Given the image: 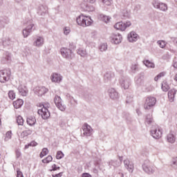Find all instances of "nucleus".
<instances>
[{
	"mask_svg": "<svg viewBox=\"0 0 177 177\" xmlns=\"http://www.w3.org/2000/svg\"><path fill=\"white\" fill-rule=\"evenodd\" d=\"M77 24L78 26H81L82 27H88L92 24V19L89 17L80 15L76 19Z\"/></svg>",
	"mask_w": 177,
	"mask_h": 177,
	"instance_id": "obj_1",
	"label": "nucleus"
},
{
	"mask_svg": "<svg viewBox=\"0 0 177 177\" xmlns=\"http://www.w3.org/2000/svg\"><path fill=\"white\" fill-rule=\"evenodd\" d=\"M142 169L146 174L149 175H153L156 172V167L150 165L149 160H145L142 164Z\"/></svg>",
	"mask_w": 177,
	"mask_h": 177,
	"instance_id": "obj_2",
	"label": "nucleus"
},
{
	"mask_svg": "<svg viewBox=\"0 0 177 177\" xmlns=\"http://www.w3.org/2000/svg\"><path fill=\"white\" fill-rule=\"evenodd\" d=\"M26 24L28 26L23 30V35L24 38H27V37L32 32V30H35V28H34V24H32V19L29 20Z\"/></svg>",
	"mask_w": 177,
	"mask_h": 177,
	"instance_id": "obj_3",
	"label": "nucleus"
},
{
	"mask_svg": "<svg viewBox=\"0 0 177 177\" xmlns=\"http://www.w3.org/2000/svg\"><path fill=\"white\" fill-rule=\"evenodd\" d=\"M10 68L0 71V82H6L10 79Z\"/></svg>",
	"mask_w": 177,
	"mask_h": 177,
	"instance_id": "obj_4",
	"label": "nucleus"
},
{
	"mask_svg": "<svg viewBox=\"0 0 177 177\" xmlns=\"http://www.w3.org/2000/svg\"><path fill=\"white\" fill-rule=\"evenodd\" d=\"M156 102L157 100H156V97H148L145 100V103L144 104V109L145 110H150L151 107L156 105Z\"/></svg>",
	"mask_w": 177,
	"mask_h": 177,
	"instance_id": "obj_5",
	"label": "nucleus"
},
{
	"mask_svg": "<svg viewBox=\"0 0 177 177\" xmlns=\"http://www.w3.org/2000/svg\"><path fill=\"white\" fill-rule=\"evenodd\" d=\"M131 21H127L125 23L120 21L114 25V28L116 30H120V31H125L128 27H131Z\"/></svg>",
	"mask_w": 177,
	"mask_h": 177,
	"instance_id": "obj_6",
	"label": "nucleus"
},
{
	"mask_svg": "<svg viewBox=\"0 0 177 177\" xmlns=\"http://www.w3.org/2000/svg\"><path fill=\"white\" fill-rule=\"evenodd\" d=\"M151 135L154 139H160V138H161V136L162 135V132L161 131L158 126L155 125L151 127Z\"/></svg>",
	"mask_w": 177,
	"mask_h": 177,
	"instance_id": "obj_7",
	"label": "nucleus"
},
{
	"mask_svg": "<svg viewBox=\"0 0 177 177\" xmlns=\"http://www.w3.org/2000/svg\"><path fill=\"white\" fill-rule=\"evenodd\" d=\"M119 82L123 89H128L131 86V80L129 77L122 76L119 80Z\"/></svg>",
	"mask_w": 177,
	"mask_h": 177,
	"instance_id": "obj_8",
	"label": "nucleus"
},
{
	"mask_svg": "<svg viewBox=\"0 0 177 177\" xmlns=\"http://www.w3.org/2000/svg\"><path fill=\"white\" fill-rule=\"evenodd\" d=\"M54 102H55L56 106L57 107V109H59V110H60L61 111H66V105H64L62 102V98L60 97V96L55 95V97L54 98Z\"/></svg>",
	"mask_w": 177,
	"mask_h": 177,
	"instance_id": "obj_9",
	"label": "nucleus"
},
{
	"mask_svg": "<svg viewBox=\"0 0 177 177\" xmlns=\"http://www.w3.org/2000/svg\"><path fill=\"white\" fill-rule=\"evenodd\" d=\"M61 55L64 57L65 59H68L70 60V59H73V51L71 49L66 48H61Z\"/></svg>",
	"mask_w": 177,
	"mask_h": 177,
	"instance_id": "obj_10",
	"label": "nucleus"
},
{
	"mask_svg": "<svg viewBox=\"0 0 177 177\" xmlns=\"http://www.w3.org/2000/svg\"><path fill=\"white\" fill-rule=\"evenodd\" d=\"M37 113L39 115L41 116L43 120H48V118L50 117V113L49 112V110H48L44 105L43 108L41 109H39Z\"/></svg>",
	"mask_w": 177,
	"mask_h": 177,
	"instance_id": "obj_11",
	"label": "nucleus"
},
{
	"mask_svg": "<svg viewBox=\"0 0 177 177\" xmlns=\"http://www.w3.org/2000/svg\"><path fill=\"white\" fill-rule=\"evenodd\" d=\"M153 7L156 9H159V10H161L162 12H167L168 10V6L165 3L155 1Z\"/></svg>",
	"mask_w": 177,
	"mask_h": 177,
	"instance_id": "obj_12",
	"label": "nucleus"
},
{
	"mask_svg": "<svg viewBox=\"0 0 177 177\" xmlns=\"http://www.w3.org/2000/svg\"><path fill=\"white\" fill-rule=\"evenodd\" d=\"M111 38V43L115 44V45H118V44H121V41H122V36L120 33L113 34Z\"/></svg>",
	"mask_w": 177,
	"mask_h": 177,
	"instance_id": "obj_13",
	"label": "nucleus"
},
{
	"mask_svg": "<svg viewBox=\"0 0 177 177\" xmlns=\"http://www.w3.org/2000/svg\"><path fill=\"white\" fill-rule=\"evenodd\" d=\"M35 93L38 96H42V95H45L47 92L49 91V89L46 88L45 86H37L34 89Z\"/></svg>",
	"mask_w": 177,
	"mask_h": 177,
	"instance_id": "obj_14",
	"label": "nucleus"
},
{
	"mask_svg": "<svg viewBox=\"0 0 177 177\" xmlns=\"http://www.w3.org/2000/svg\"><path fill=\"white\" fill-rule=\"evenodd\" d=\"M83 135L84 136H92V132L93 131V129H92V127L88 124H84L83 126Z\"/></svg>",
	"mask_w": 177,
	"mask_h": 177,
	"instance_id": "obj_15",
	"label": "nucleus"
},
{
	"mask_svg": "<svg viewBox=\"0 0 177 177\" xmlns=\"http://www.w3.org/2000/svg\"><path fill=\"white\" fill-rule=\"evenodd\" d=\"M176 88H171L168 91V100L170 102V103H174L175 102V96H176Z\"/></svg>",
	"mask_w": 177,
	"mask_h": 177,
	"instance_id": "obj_16",
	"label": "nucleus"
},
{
	"mask_svg": "<svg viewBox=\"0 0 177 177\" xmlns=\"http://www.w3.org/2000/svg\"><path fill=\"white\" fill-rule=\"evenodd\" d=\"M109 95L113 100H115L120 97V95H118V92L115 91L114 88H110L109 90Z\"/></svg>",
	"mask_w": 177,
	"mask_h": 177,
	"instance_id": "obj_17",
	"label": "nucleus"
},
{
	"mask_svg": "<svg viewBox=\"0 0 177 177\" xmlns=\"http://www.w3.org/2000/svg\"><path fill=\"white\" fill-rule=\"evenodd\" d=\"M44 39L42 37H38L33 41V46H36V48H41V46H44Z\"/></svg>",
	"mask_w": 177,
	"mask_h": 177,
	"instance_id": "obj_18",
	"label": "nucleus"
},
{
	"mask_svg": "<svg viewBox=\"0 0 177 177\" xmlns=\"http://www.w3.org/2000/svg\"><path fill=\"white\" fill-rule=\"evenodd\" d=\"M122 160V157H120V161L116 160H111L109 162V166L110 168H117V167H120L121 165V161Z\"/></svg>",
	"mask_w": 177,
	"mask_h": 177,
	"instance_id": "obj_19",
	"label": "nucleus"
},
{
	"mask_svg": "<svg viewBox=\"0 0 177 177\" xmlns=\"http://www.w3.org/2000/svg\"><path fill=\"white\" fill-rule=\"evenodd\" d=\"M124 165L125 168L129 170V172H133V163L132 162L127 159L124 160Z\"/></svg>",
	"mask_w": 177,
	"mask_h": 177,
	"instance_id": "obj_20",
	"label": "nucleus"
},
{
	"mask_svg": "<svg viewBox=\"0 0 177 177\" xmlns=\"http://www.w3.org/2000/svg\"><path fill=\"white\" fill-rule=\"evenodd\" d=\"M114 78V73L113 72H106L104 75V82H111V80Z\"/></svg>",
	"mask_w": 177,
	"mask_h": 177,
	"instance_id": "obj_21",
	"label": "nucleus"
},
{
	"mask_svg": "<svg viewBox=\"0 0 177 177\" xmlns=\"http://www.w3.org/2000/svg\"><path fill=\"white\" fill-rule=\"evenodd\" d=\"M138 37L139 36L138 35V34H136V32H131L128 35V40L129 41V42H136V41H138Z\"/></svg>",
	"mask_w": 177,
	"mask_h": 177,
	"instance_id": "obj_22",
	"label": "nucleus"
},
{
	"mask_svg": "<svg viewBox=\"0 0 177 177\" xmlns=\"http://www.w3.org/2000/svg\"><path fill=\"white\" fill-rule=\"evenodd\" d=\"M145 77L144 73H140L135 77L136 84L138 86L142 85L143 84V78Z\"/></svg>",
	"mask_w": 177,
	"mask_h": 177,
	"instance_id": "obj_23",
	"label": "nucleus"
},
{
	"mask_svg": "<svg viewBox=\"0 0 177 177\" xmlns=\"http://www.w3.org/2000/svg\"><path fill=\"white\" fill-rule=\"evenodd\" d=\"M51 81L52 82H60L62 81V75L57 73H53L51 75Z\"/></svg>",
	"mask_w": 177,
	"mask_h": 177,
	"instance_id": "obj_24",
	"label": "nucleus"
},
{
	"mask_svg": "<svg viewBox=\"0 0 177 177\" xmlns=\"http://www.w3.org/2000/svg\"><path fill=\"white\" fill-rule=\"evenodd\" d=\"M18 91L22 96H27L28 91H27V87H26L25 86H23V85L19 86Z\"/></svg>",
	"mask_w": 177,
	"mask_h": 177,
	"instance_id": "obj_25",
	"label": "nucleus"
},
{
	"mask_svg": "<svg viewBox=\"0 0 177 177\" xmlns=\"http://www.w3.org/2000/svg\"><path fill=\"white\" fill-rule=\"evenodd\" d=\"M24 102L21 99H18L17 101L13 102L15 109H20L24 104Z\"/></svg>",
	"mask_w": 177,
	"mask_h": 177,
	"instance_id": "obj_26",
	"label": "nucleus"
},
{
	"mask_svg": "<svg viewBox=\"0 0 177 177\" xmlns=\"http://www.w3.org/2000/svg\"><path fill=\"white\" fill-rule=\"evenodd\" d=\"M27 124L30 125V127H32V125H35V123L37 122V120L35 119V117L34 116H30L27 118Z\"/></svg>",
	"mask_w": 177,
	"mask_h": 177,
	"instance_id": "obj_27",
	"label": "nucleus"
},
{
	"mask_svg": "<svg viewBox=\"0 0 177 177\" xmlns=\"http://www.w3.org/2000/svg\"><path fill=\"white\" fill-rule=\"evenodd\" d=\"M81 7L86 12H91V11L93 10V7H91L89 5H88V3L85 4V3H82L81 4Z\"/></svg>",
	"mask_w": 177,
	"mask_h": 177,
	"instance_id": "obj_28",
	"label": "nucleus"
},
{
	"mask_svg": "<svg viewBox=\"0 0 177 177\" xmlns=\"http://www.w3.org/2000/svg\"><path fill=\"white\" fill-rule=\"evenodd\" d=\"M6 24H9V19H0V27L1 28H4L5 26H6Z\"/></svg>",
	"mask_w": 177,
	"mask_h": 177,
	"instance_id": "obj_29",
	"label": "nucleus"
},
{
	"mask_svg": "<svg viewBox=\"0 0 177 177\" xmlns=\"http://www.w3.org/2000/svg\"><path fill=\"white\" fill-rule=\"evenodd\" d=\"M144 64L146 67H148V68H154L155 67L154 63L150 62L149 60L144 61Z\"/></svg>",
	"mask_w": 177,
	"mask_h": 177,
	"instance_id": "obj_30",
	"label": "nucleus"
},
{
	"mask_svg": "<svg viewBox=\"0 0 177 177\" xmlns=\"http://www.w3.org/2000/svg\"><path fill=\"white\" fill-rule=\"evenodd\" d=\"M167 141L169 143H175V136H174V134L169 133L167 135Z\"/></svg>",
	"mask_w": 177,
	"mask_h": 177,
	"instance_id": "obj_31",
	"label": "nucleus"
},
{
	"mask_svg": "<svg viewBox=\"0 0 177 177\" xmlns=\"http://www.w3.org/2000/svg\"><path fill=\"white\" fill-rule=\"evenodd\" d=\"M48 153L49 150H48L47 148H44L39 154L40 158L45 157V156H46Z\"/></svg>",
	"mask_w": 177,
	"mask_h": 177,
	"instance_id": "obj_32",
	"label": "nucleus"
},
{
	"mask_svg": "<svg viewBox=\"0 0 177 177\" xmlns=\"http://www.w3.org/2000/svg\"><path fill=\"white\" fill-rule=\"evenodd\" d=\"M145 122L148 124H151L153 122V116L150 114L147 115Z\"/></svg>",
	"mask_w": 177,
	"mask_h": 177,
	"instance_id": "obj_33",
	"label": "nucleus"
},
{
	"mask_svg": "<svg viewBox=\"0 0 177 177\" xmlns=\"http://www.w3.org/2000/svg\"><path fill=\"white\" fill-rule=\"evenodd\" d=\"M77 54L82 56V57H85L88 53H86V50H83V49H79L77 50Z\"/></svg>",
	"mask_w": 177,
	"mask_h": 177,
	"instance_id": "obj_34",
	"label": "nucleus"
},
{
	"mask_svg": "<svg viewBox=\"0 0 177 177\" xmlns=\"http://www.w3.org/2000/svg\"><path fill=\"white\" fill-rule=\"evenodd\" d=\"M52 160H53L52 156H48L46 158L43 159L41 161L44 164H49V162H50Z\"/></svg>",
	"mask_w": 177,
	"mask_h": 177,
	"instance_id": "obj_35",
	"label": "nucleus"
},
{
	"mask_svg": "<svg viewBox=\"0 0 177 177\" xmlns=\"http://www.w3.org/2000/svg\"><path fill=\"white\" fill-rule=\"evenodd\" d=\"M99 49L100 50H101V52H106V50H107V44L106 43L102 44L100 46Z\"/></svg>",
	"mask_w": 177,
	"mask_h": 177,
	"instance_id": "obj_36",
	"label": "nucleus"
},
{
	"mask_svg": "<svg viewBox=\"0 0 177 177\" xmlns=\"http://www.w3.org/2000/svg\"><path fill=\"white\" fill-rule=\"evenodd\" d=\"M171 167H172V168H174V169H177V157L173 158L171 162Z\"/></svg>",
	"mask_w": 177,
	"mask_h": 177,
	"instance_id": "obj_37",
	"label": "nucleus"
},
{
	"mask_svg": "<svg viewBox=\"0 0 177 177\" xmlns=\"http://www.w3.org/2000/svg\"><path fill=\"white\" fill-rule=\"evenodd\" d=\"M161 88L163 92H168V91L169 90V86L167 84V83H162Z\"/></svg>",
	"mask_w": 177,
	"mask_h": 177,
	"instance_id": "obj_38",
	"label": "nucleus"
},
{
	"mask_svg": "<svg viewBox=\"0 0 177 177\" xmlns=\"http://www.w3.org/2000/svg\"><path fill=\"white\" fill-rule=\"evenodd\" d=\"M31 133H32V131L25 130L21 133V136H23V138H24L26 136H28V135H31Z\"/></svg>",
	"mask_w": 177,
	"mask_h": 177,
	"instance_id": "obj_39",
	"label": "nucleus"
},
{
	"mask_svg": "<svg viewBox=\"0 0 177 177\" xmlns=\"http://www.w3.org/2000/svg\"><path fill=\"white\" fill-rule=\"evenodd\" d=\"M64 157V153L62 151H58L57 152L56 158L57 160H62Z\"/></svg>",
	"mask_w": 177,
	"mask_h": 177,
	"instance_id": "obj_40",
	"label": "nucleus"
},
{
	"mask_svg": "<svg viewBox=\"0 0 177 177\" xmlns=\"http://www.w3.org/2000/svg\"><path fill=\"white\" fill-rule=\"evenodd\" d=\"M17 122L18 125H23L24 124V120L23 119V117L21 116H18L17 118Z\"/></svg>",
	"mask_w": 177,
	"mask_h": 177,
	"instance_id": "obj_41",
	"label": "nucleus"
},
{
	"mask_svg": "<svg viewBox=\"0 0 177 177\" xmlns=\"http://www.w3.org/2000/svg\"><path fill=\"white\" fill-rule=\"evenodd\" d=\"M165 74H167V73L165 72L160 73L156 77H155L154 78L155 81H158L160 78H162V77H165Z\"/></svg>",
	"mask_w": 177,
	"mask_h": 177,
	"instance_id": "obj_42",
	"label": "nucleus"
},
{
	"mask_svg": "<svg viewBox=\"0 0 177 177\" xmlns=\"http://www.w3.org/2000/svg\"><path fill=\"white\" fill-rule=\"evenodd\" d=\"M131 70L132 73H133V74H135V73H136V71H138L139 70V68L138 67V64H132L131 67Z\"/></svg>",
	"mask_w": 177,
	"mask_h": 177,
	"instance_id": "obj_43",
	"label": "nucleus"
},
{
	"mask_svg": "<svg viewBox=\"0 0 177 177\" xmlns=\"http://www.w3.org/2000/svg\"><path fill=\"white\" fill-rule=\"evenodd\" d=\"M8 97L11 100H13L16 97V94L15 93V91H10L8 93Z\"/></svg>",
	"mask_w": 177,
	"mask_h": 177,
	"instance_id": "obj_44",
	"label": "nucleus"
},
{
	"mask_svg": "<svg viewBox=\"0 0 177 177\" xmlns=\"http://www.w3.org/2000/svg\"><path fill=\"white\" fill-rule=\"evenodd\" d=\"M101 19L102 21H104V23H109V21H110V18L109 16L102 15V17H101Z\"/></svg>",
	"mask_w": 177,
	"mask_h": 177,
	"instance_id": "obj_45",
	"label": "nucleus"
},
{
	"mask_svg": "<svg viewBox=\"0 0 177 177\" xmlns=\"http://www.w3.org/2000/svg\"><path fill=\"white\" fill-rule=\"evenodd\" d=\"M102 3H104V5H106V6H110V5H111V2L113 0H101Z\"/></svg>",
	"mask_w": 177,
	"mask_h": 177,
	"instance_id": "obj_46",
	"label": "nucleus"
},
{
	"mask_svg": "<svg viewBox=\"0 0 177 177\" xmlns=\"http://www.w3.org/2000/svg\"><path fill=\"white\" fill-rule=\"evenodd\" d=\"M123 118H125L127 121H131V115L128 113H123Z\"/></svg>",
	"mask_w": 177,
	"mask_h": 177,
	"instance_id": "obj_47",
	"label": "nucleus"
},
{
	"mask_svg": "<svg viewBox=\"0 0 177 177\" xmlns=\"http://www.w3.org/2000/svg\"><path fill=\"white\" fill-rule=\"evenodd\" d=\"M158 45L160 46V48H162L163 49V48H165V46L167 45L165 44V41H158Z\"/></svg>",
	"mask_w": 177,
	"mask_h": 177,
	"instance_id": "obj_48",
	"label": "nucleus"
},
{
	"mask_svg": "<svg viewBox=\"0 0 177 177\" xmlns=\"http://www.w3.org/2000/svg\"><path fill=\"white\" fill-rule=\"evenodd\" d=\"M71 30H70V28H68V27H65L64 28V34L65 35H68V34H70V32H71Z\"/></svg>",
	"mask_w": 177,
	"mask_h": 177,
	"instance_id": "obj_49",
	"label": "nucleus"
},
{
	"mask_svg": "<svg viewBox=\"0 0 177 177\" xmlns=\"http://www.w3.org/2000/svg\"><path fill=\"white\" fill-rule=\"evenodd\" d=\"M60 169V167H57L56 164H54L52 165V169H50V171L52 172V171H57Z\"/></svg>",
	"mask_w": 177,
	"mask_h": 177,
	"instance_id": "obj_50",
	"label": "nucleus"
},
{
	"mask_svg": "<svg viewBox=\"0 0 177 177\" xmlns=\"http://www.w3.org/2000/svg\"><path fill=\"white\" fill-rule=\"evenodd\" d=\"M17 177H24L23 172L20 171V169H17Z\"/></svg>",
	"mask_w": 177,
	"mask_h": 177,
	"instance_id": "obj_51",
	"label": "nucleus"
},
{
	"mask_svg": "<svg viewBox=\"0 0 177 177\" xmlns=\"http://www.w3.org/2000/svg\"><path fill=\"white\" fill-rule=\"evenodd\" d=\"M15 154H16L17 158H20V157H21V152H20V150H19V149H17L15 151Z\"/></svg>",
	"mask_w": 177,
	"mask_h": 177,
	"instance_id": "obj_52",
	"label": "nucleus"
},
{
	"mask_svg": "<svg viewBox=\"0 0 177 177\" xmlns=\"http://www.w3.org/2000/svg\"><path fill=\"white\" fill-rule=\"evenodd\" d=\"M10 44V39L9 38L6 39V40L3 41V45H9Z\"/></svg>",
	"mask_w": 177,
	"mask_h": 177,
	"instance_id": "obj_53",
	"label": "nucleus"
},
{
	"mask_svg": "<svg viewBox=\"0 0 177 177\" xmlns=\"http://www.w3.org/2000/svg\"><path fill=\"white\" fill-rule=\"evenodd\" d=\"M6 136L7 139H10V138H12V131H8Z\"/></svg>",
	"mask_w": 177,
	"mask_h": 177,
	"instance_id": "obj_54",
	"label": "nucleus"
},
{
	"mask_svg": "<svg viewBox=\"0 0 177 177\" xmlns=\"http://www.w3.org/2000/svg\"><path fill=\"white\" fill-rule=\"evenodd\" d=\"M53 177H62L63 176V173H59V174H53L52 175Z\"/></svg>",
	"mask_w": 177,
	"mask_h": 177,
	"instance_id": "obj_55",
	"label": "nucleus"
},
{
	"mask_svg": "<svg viewBox=\"0 0 177 177\" xmlns=\"http://www.w3.org/2000/svg\"><path fill=\"white\" fill-rule=\"evenodd\" d=\"M82 177H92V176H91V174H89L88 173H84L82 175Z\"/></svg>",
	"mask_w": 177,
	"mask_h": 177,
	"instance_id": "obj_56",
	"label": "nucleus"
},
{
	"mask_svg": "<svg viewBox=\"0 0 177 177\" xmlns=\"http://www.w3.org/2000/svg\"><path fill=\"white\" fill-rule=\"evenodd\" d=\"M95 0H84V2H86L87 3H94Z\"/></svg>",
	"mask_w": 177,
	"mask_h": 177,
	"instance_id": "obj_57",
	"label": "nucleus"
},
{
	"mask_svg": "<svg viewBox=\"0 0 177 177\" xmlns=\"http://www.w3.org/2000/svg\"><path fill=\"white\" fill-rule=\"evenodd\" d=\"M37 142H35V141H32V142H31L30 144H29V145L30 146H32V147H35V146H37Z\"/></svg>",
	"mask_w": 177,
	"mask_h": 177,
	"instance_id": "obj_58",
	"label": "nucleus"
},
{
	"mask_svg": "<svg viewBox=\"0 0 177 177\" xmlns=\"http://www.w3.org/2000/svg\"><path fill=\"white\" fill-rule=\"evenodd\" d=\"M140 9V5L139 4L136 5L134 8V10H136V11L139 10Z\"/></svg>",
	"mask_w": 177,
	"mask_h": 177,
	"instance_id": "obj_59",
	"label": "nucleus"
},
{
	"mask_svg": "<svg viewBox=\"0 0 177 177\" xmlns=\"http://www.w3.org/2000/svg\"><path fill=\"white\" fill-rule=\"evenodd\" d=\"M136 113H137L138 115H140L142 114V112L139 109L136 110Z\"/></svg>",
	"mask_w": 177,
	"mask_h": 177,
	"instance_id": "obj_60",
	"label": "nucleus"
},
{
	"mask_svg": "<svg viewBox=\"0 0 177 177\" xmlns=\"http://www.w3.org/2000/svg\"><path fill=\"white\" fill-rule=\"evenodd\" d=\"M3 5V0H0V6H2Z\"/></svg>",
	"mask_w": 177,
	"mask_h": 177,
	"instance_id": "obj_61",
	"label": "nucleus"
},
{
	"mask_svg": "<svg viewBox=\"0 0 177 177\" xmlns=\"http://www.w3.org/2000/svg\"><path fill=\"white\" fill-rule=\"evenodd\" d=\"M30 144L28 145H26V146H25V149H28V147H30Z\"/></svg>",
	"mask_w": 177,
	"mask_h": 177,
	"instance_id": "obj_62",
	"label": "nucleus"
},
{
	"mask_svg": "<svg viewBox=\"0 0 177 177\" xmlns=\"http://www.w3.org/2000/svg\"><path fill=\"white\" fill-rule=\"evenodd\" d=\"M173 39L177 44V38H173Z\"/></svg>",
	"mask_w": 177,
	"mask_h": 177,
	"instance_id": "obj_63",
	"label": "nucleus"
},
{
	"mask_svg": "<svg viewBox=\"0 0 177 177\" xmlns=\"http://www.w3.org/2000/svg\"><path fill=\"white\" fill-rule=\"evenodd\" d=\"M175 80H176V81H177V74L175 76Z\"/></svg>",
	"mask_w": 177,
	"mask_h": 177,
	"instance_id": "obj_64",
	"label": "nucleus"
}]
</instances>
